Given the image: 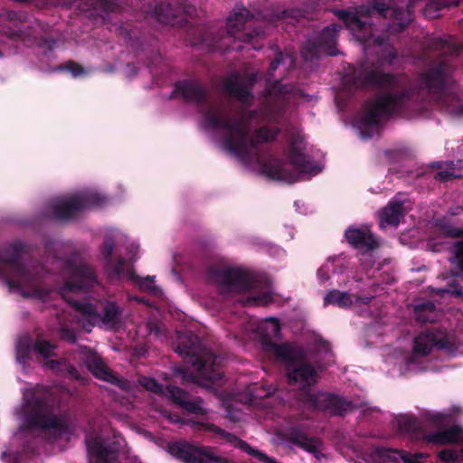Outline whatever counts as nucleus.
I'll list each match as a JSON object with an SVG mask.
<instances>
[{
	"instance_id": "51",
	"label": "nucleus",
	"mask_w": 463,
	"mask_h": 463,
	"mask_svg": "<svg viewBox=\"0 0 463 463\" xmlns=\"http://www.w3.org/2000/svg\"><path fill=\"white\" fill-rule=\"evenodd\" d=\"M458 175H457L454 172L449 170H441L435 174L434 178L440 182H448L452 179L458 178Z\"/></svg>"
},
{
	"instance_id": "5",
	"label": "nucleus",
	"mask_w": 463,
	"mask_h": 463,
	"mask_svg": "<svg viewBox=\"0 0 463 463\" xmlns=\"http://www.w3.org/2000/svg\"><path fill=\"white\" fill-rule=\"evenodd\" d=\"M178 353L194 372L186 366L174 368L175 376L183 383H196L201 378L206 384L214 383L223 377L222 372L217 364V356L211 350L202 345L198 335L192 332L185 333L180 337L175 348Z\"/></svg>"
},
{
	"instance_id": "1",
	"label": "nucleus",
	"mask_w": 463,
	"mask_h": 463,
	"mask_svg": "<svg viewBox=\"0 0 463 463\" xmlns=\"http://www.w3.org/2000/svg\"><path fill=\"white\" fill-rule=\"evenodd\" d=\"M451 73L447 61L433 63L416 83L405 73L381 72L375 70L354 72L349 81L354 87L373 86L384 90L374 101L367 100L359 123L361 128L378 127L382 117L402 115L410 109L421 89L430 93H441Z\"/></svg>"
},
{
	"instance_id": "4",
	"label": "nucleus",
	"mask_w": 463,
	"mask_h": 463,
	"mask_svg": "<svg viewBox=\"0 0 463 463\" xmlns=\"http://www.w3.org/2000/svg\"><path fill=\"white\" fill-rule=\"evenodd\" d=\"M286 377L290 385L298 384L304 391L301 401L309 410L320 411L333 416H345L355 410L353 402L328 392H310L309 388L317 383L319 375L308 362L298 359L286 367Z\"/></svg>"
},
{
	"instance_id": "41",
	"label": "nucleus",
	"mask_w": 463,
	"mask_h": 463,
	"mask_svg": "<svg viewBox=\"0 0 463 463\" xmlns=\"http://www.w3.org/2000/svg\"><path fill=\"white\" fill-rule=\"evenodd\" d=\"M67 71L74 77L80 76L85 72L84 68L76 61H69L66 63L60 64L52 69V71Z\"/></svg>"
},
{
	"instance_id": "2",
	"label": "nucleus",
	"mask_w": 463,
	"mask_h": 463,
	"mask_svg": "<svg viewBox=\"0 0 463 463\" xmlns=\"http://www.w3.org/2000/svg\"><path fill=\"white\" fill-rule=\"evenodd\" d=\"M173 97H181L184 101L195 104L206 128L225 130L223 143L226 150L241 159L248 158L260 144L275 141L280 133L279 127H260L250 136L243 117L236 118L222 104L210 102L208 88L198 80L176 81L171 94Z\"/></svg>"
},
{
	"instance_id": "59",
	"label": "nucleus",
	"mask_w": 463,
	"mask_h": 463,
	"mask_svg": "<svg viewBox=\"0 0 463 463\" xmlns=\"http://www.w3.org/2000/svg\"><path fill=\"white\" fill-rule=\"evenodd\" d=\"M446 418L447 416L442 413H436L432 415L430 419L434 423L440 425L445 421Z\"/></svg>"
},
{
	"instance_id": "48",
	"label": "nucleus",
	"mask_w": 463,
	"mask_h": 463,
	"mask_svg": "<svg viewBox=\"0 0 463 463\" xmlns=\"http://www.w3.org/2000/svg\"><path fill=\"white\" fill-rule=\"evenodd\" d=\"M439 291L446 292V293H449V294H450L452 296H455V297L463 298V288L455 280L449 282L448 284V288H440Z\"/></svg>"
},
{
	"instance_id": "30",
	"label": "nucleus",
	"mask_w": 463,
	"mask_h": 463,
	"mask_svg": "<svg viewBox=\"0 0 463 463\" xmlns=\"http://www.w3.org/2000/svg\"><path fill=\"white\" fill-rule=\"evenodd\" d=\"M353 300L347 292L337 289L329 290L324 297V306L335 305L341 308L351 307Z\"/></svg>"
},
{
	"instance_id": "55",
	"label": "nucleus",
	"mask_w": 463,
	"mask_h": 463,
	"mask_svg": "<svg viewBox=\"0 0 463 463\" xmlns=\"http://www.w3.org/2000/svg\"><path fill=\"white\" fill-rule=\"evenodd\" d=\"M137 283L139 284V286L144 288V289H150L151 288V285L152 283L154 282V277L152 276H147L146 279H144L143 280H141L138 277L137 279H136Z\"/></svg>"
},
{
	"instance_id": "17",
	"label": "nucleus",
	"mask_w": 463,
	"mask_h": 463,
	"mask_svg": "<svg viewBox=\"0 0 463 463\" xmlns=\"http://www.w3.org/2000/svg\"><path fill=\"white\" fill-rule=\"evenodd\" d=\"M262 350L269 354H273L278 361L294 364L298 359V354L288 343L277 344L269 335H263L260 338Z\"/></svg>"
},
{
	"instance_id": "54",
	"label": "nucleus",
	"mask_w": 463,
	"mask_h": 463,
	"mask_svg": "<svg viewBox=\"0 0 463 463\" xmlns=\"http://www.w3.org/2000/svg\"><path fill=\"white\" fill-rule=\"evenodd\" d=\"M64 370L66 371L67 374L72 378V379H76V380H80V375L77 370V368L71 364H65L64 366H63Z\"/></svg>"
},
{
	"instance_id": "42",
	"label": "nucleus",
	"mask_w": 463,
	"mask_h": 463,
	"mask_svg": "<svg viewBox=\"0 0 463 463\" xmlns=\"http://www.w3.org/2000/svg\"><path fill=\"white\" fill-rule=\"evenodd\" d=\"M285 88L286 87L279 80H275L273 81L268 80L265 89L266 96L269 98L279 97L286 92Z\"/></svg>"
},
{
	"instance_id": "34",
	"label": "nucleus",
	"mask_w": 463,
	"mask_h": 463,
	"mask_svg": "<svg viewBox=\"0 0 463 463\" xmlns=\"http://www.w3.org/2000/svg\"><path fill=\"white\" fill-rule=\"evenodd\" d=\"M436 309V306L431 301H425L417 304L414 307L416 320L421 323H427L430 320V316Z\"/></svg>"
},
{
	"instance_id": "43",
	"label": "nucleus",
	"mask_w": 463,
	"mask_h": 463,
	"mask_svg": "<svg viewBox=\"0 0 463 463\" xmlns=\"http://www.w3.org/2000/svg\"><path fill=\"white\" fill-rule=\"evenodd\" d=\"M460 0H430L427 5V11L438 12L444 8H449L450 6H457L459 5Z\"/></svg>"
},
{
	"instance_id": "60",
	"label": "nucleus",
	"mask_w": 463,
	"mask_h": 463,
	"mask_svg": "<svg viewBox=\"0 0 463 463\" xmlns=\"http://www.w3.org/2000/svg\"><path fill=\"white\" fill-rule=\"evenodd\" d=\"M398 57V54H397V52L396 50H394L393 48H392L388 53L386 54V57H385V60L390 62V63H392V61L394 60H396Z\"/></svg>"
},
{
	"instance_id": "31",
	"label": "nucleus",
	"mask_w": 463,
	"mask_h": 463,
	"mask_svg": "<svg viewBox=\"0 0 463 463\" xmlns=\"http://www.w3.org/2000/svg\"><path fill=\"white\" fill-rule=\"evenodd\" d=\"M107 269L116 279H120L124 276L131 281H136L137 279V275L134 271L127 270L126 260L122 256L118 257L115 262L112 260V264L107 265Z\"/></svg>"
},
{
	"instance_id": "25",
	"label": "nucleus",
	"mask_w": 463,
	"mask_h": 463,
	"mask_svg": "<svg viewBox=\"0 0 463 463\" xmlns=\"http://www.w3.org/2000/svg\"><path fill=\"white\" fill-rule=\"evenodd\" d=\"M223 89L226 93L235 98L243 104H250L253 99L250 88H248L241 82L238 76L228 78L223 84Z\"/></svg>"
},
{
	"instance_id": "14",
	"label": "nucleus",
	"mask_w": 463,
	"mask_h": 463,
	"mask_svg": "<svg viewBox=\"0 0 463 463\" xmlns=\"http://www.w3.org/2000/svg\"><path fill=\"white\" fill-rule=\"evenodd\" d=\"M99 284L93 267L80 263L71 267V277L64 283L70 292L88 291Z\"/></svg>"
},
{
	"instance_id": "46",
	"label": "nucleus",
	"mask_w": 463,
	"mask_h": 463,
	"mask_svg": "<svg viewBox=\"0 0 463 463\" xmlns=\"http://www.w3.org/2000/svg\"><path fill=\"white\" fill-rule=\"evenodd\" d=\"M1 16L8 22L24 23L26 19V14L24 13L14 10H6Z\"/></svg>"
},
{
	"instance_id": "37",
	"label": "nucleus",
	"mask_w": 463,
	"mask_h": 463,
	"mask_svg": "<svg viewBox=\"0 0 463 463\" xmlns=\"http://www.w3.org/2000/svg\"><path fill=\"white\" fill-rule=\"evenodd\" d=\"M56 345L44 339H37L33 345V349L43 358H49L54 355Z\"/></svg>"
},
{
	"instance_id": "45",
	"label": "nucleus",
	"mask_w": 463,
	"mask_h": 463,
	"mask_svg": "<svg viewBox=\"0 0 463 463\" xmlns=\"http://www.w3.org/2000/svg\"><path fill=\"white\" fill-rule=\"evenodd\" d=\"M438 458L445 463H457L459 461V452L454 449H445L438 453Z\"/></svg>"
},
{
	"instance_id": "38",
	"label": "nucleus",
	"mask_w": 463,
	"mask_h": 463,
	"mask_svg": "<svg viewBox=\"0 0 463 463\" xmlns=\"http://www.w3.org/2000/svg\"><path fill=\"white\" fill-rule=\"evenodd\" d=\"M115 250V241L111 237L105 238L101 248L100 252L102 255V258L106 261L107 265L112 264V259H113V252Z\"/></svg>"
},
{
	"instance_id": "49",
	"label": "nucleus",
	"mask_w": 463,
	"mask_h": 463,
	"mask_svg": "<svg viewBox=\"0 0 463 463\" xmlns=\"http://www.w3.org/2000/svg\"><path fill=\"white\" fill-rule=\"evenodd\" d=\"M425 456L421 453L410 454L405 450L402 451L401 460L403 463H422Z\"/></svg>"
},
{
	"instance_id": "20",
	"label": "nucleus",
	"mask_w": 463,
	"mask_h": 463,
	"mask_svg": "<svg viewBox=\"0 0 463 463\" xmlns=\"http://www.w3.org/2000/svg\"><path fill=\"white\" fill-rule=\"evenodd\" d=\"M72 307L78 313V320L86 332L90 333L100 322L99 310L96 305L86 301H75Z\"/></svg>"
},
{
	"instance_id": "7",
	"label": "nucleus",
	"mask_w": 463,
	"mask_h": 463,
	"mask_svg": "<svg viewBox=\"0 0 463 463\" xmlns=\"http://www.w3.org/2000/svg\"><path fill=\"white\" fill-rule=\"evenodd\" d=\"M22 410L28 428L52 430L59 437L73 432L67 417L54 413L55 397L43 386H37L24 393Z\"/></svg>"
},
{
	"instance_id": "57",
	"label": "nucleus",
	"mask_w": 463,
	"mask_h": 463,
	"mask_svg": "<svg viewBox=\"0 0 463 463\" xmlns=\"http://www.w3.org/2000/svg\"><path fill=\"white\" fill-rule=\"evenodd\" d=\"M65 364L59 360H49L46 363V366L53 371H60L63 368Z\"/></svg>"
},
{
	"instance_id": "56",
	"label": "nucleus",
	"mask_w": 463,
	"mask_h": 463,
	"mask_svg": "<svg viewBox=\"0 0 463 463\" xmlns=\"http://www.w3.org/2000/svg\"><path fill=\"white\" fill-rule=\"evenodd\" d=\"M317 276L318 280L321 283H325L326 281L330 279V276L328 274V271L326 269L325 267H320L317 271Z\"/></svg>"
},
{
	"instance_id": "50",
	"label": "nucleus",
	"mask_w": 463,
	"mask_h": 463,
	"mask_svg": "<svg viewBox=\"0 0 463 463\" xmlns=\"http://www.w3.org/2000/svg\"><path fill=\"white\" fill-rule=\"evenodd\" d=\"M60 337L64 340V341H67L71 344H75L76 341H77V335L75 333V331L71 328H69L67 326H61L60 328Z\"/></svg>"
},
{
	"instance_id": "62",
	"label": "nucleus",
	"mask_w": 463,
	"mask_h": 463,
	"mask_svg": "<svg viewBox=\"0 0 463 463\" xmlns=\"http://www.w3.org/2000/svg\"><path fill=\"white\" fill-rule=\"evenodd\" d=\"M14 2L22 4V5H32L34 0H13Z\"/></svg>"
},
{
	"instance_id": "39",
	"label": "nucleus",
	"mask_w": 463,
	"mask_h": 463,
	"mask_svg": "<svg viewBox=\"0 0 463 463\" xmlns=\"http://www.w3.org/2000/svg\"><path fill=\"white\" fill-rule=\"evenodd\" d=\"M273 301L272 295L266 292L258 296L247 297L243 302L244 306H265Z\"/></svg>"
},
{
	"instance_id": "9",
	"label": "nucleus",
	"mask_w": 463,
	"mask_h": 463,
	"mask_svg": "<svg viewBox=\"0 0 463 463\" xmlns=\"http://www.w3.org/2000/svg\"><path fill=\"white\" fill-rule=\"evenodd\" d=\"M340 29L341 25L332 24L325 27L316 37L307 40L301 50L303 59L312 61L321 54L337 55L336 43Z\"/></svg>"
},
{
	"instance_id": "36",
	"label": "nucleus",
	"mask_w": 463,
	"mask_h": 463,
	"mask_svg": "<svg viewBox=\"0 0 463 463\" xmlns=\"http://www.w3.org/2000/svg\"><path fill=\"white\" fill-rule=\"evenodd\" d=\"M402 451V449H393L382 447L376 449V455L384 462L399 463V460H401Z\"/></svg>"
},
{
	"instance_id": "3",
	"label": "nucleus",
	"mask_w": 463,
	"mask_h": 463,
	"mask_svg": "<svg viewBox=\"0 0 463 463\" xmlns=\"http://www.w3.org/2000/svg\"><path fill=\"white\" fill-rule=\"evenodd\" d=\"M25 247L23 241H15L0 249V278L11 290H21L25 298L43 299L49 295V290L37 287L42 280L43 267L22 262Z\"/></svg>"
},
{
	"instance_id": "64",
	"label": "nucleus",
	"mask_w": 463,
	"mask_h": 463,
	"mask_svg": "<svg viewBox=\"0 0 463 463\" xmlns=\"http://www.w3.org/2000/svg\"><path fill=\"white\" fill-rule=\"evenodd\" d=\"M271 320L275 322V331L276 333L280 331V326L277 318L272 317Z\"/></svg>"
},
{
	"instance_id": "12",
	"label": "nucleus",
	"mask_w": 463,
	"mask_h": 463,
	"mask_svg": "<svg viewBox=\"0 0 463 463\" xmlns=\"http://www.w3.org/2000/svg\"><path fill=\"white\" fill-rule=\"evenodd\" d=\"M433 348L451 352L454 345L446 333L437 330H426L418 335L413 341V352L417 355L427 356Z\"/></svg>"
},
{
	"instance_id": "58",
	"label": "nucleus",
	"mask_w": 463,
	"mask_h": 463,
	"mask_svg": "<svg viewBox=\"0 0 463 463\" xmlns=\"http://www.w3.org/2000/svg\"><path fill=\"white\" fill-rule=\"evenodd\" d=\"M434 50L437 51H445V49L448 47V43L445 40L442 39H436L432 43L431 46Z\"/></svg>"
},
{
	"instance_id": "27",
	"label": "nucleus",
	"mask_w": 463,
	"mask_h": 463,
	"mask_svg": "<svg viewBox=\"0 0 463 463\" xmlns=\"http://www.w3.org/2000/svg\"><path fill=\"white\" fill-rule=\"evenodd\" d=\"M288 439L298 448L312 453L318 452L319 440L307 436L304 431L298 428H291L288 432Z\"/></svg>"
},
{
	"instance_id": "52",
	"label": "nucleus",
	"mask_w": 463,
	"mask_h": 463,
	"mask_svg": "<svg viewBox=\"0 0 463 463\" xmlns=\"http://www.w3.org/2000/svg\"><path fill=\"white\" fill-rule=\"evenodd\" d=\"M283 61V54L280 51H278L275 54L274 59L272 60L269 68V75L270 77H273L274 72L277 71L279 66L282 63Z\"/></svg>"
},
{
	"instance_id": "33",
	"label": "nucleus",
	"mask_w": 463,
	"mask_h": 463,
	"mask_svg": "<svg viewBox=\"0 0 463 463\" xmlns=\"http://www.w3.org/2000/svg\"><path fill=\"white\" fill-rule=\"evenodd\" d=\"M435 227L440 231L446 238L463 237V228L454 227L450 221L445 217L436 219Z\"/></svg>"
},
{
	"instance_id": "11",
	"label": "nucleus",
	"mask_w": 463,
	"mask_h": 463,
	"mask_svg": "<svg viewBox=\"0 0 463 463\" xmlns=\"http://www.w3.org/2000/svg\"><path fill=\"white\" fill-rule=\"evenodd\" d=\"M65 8H71L76 2L79 12L86 18L106 22V17L113 13H120L121 6L113 0H57Z\"/></svg>"
},
{
	"instance_id": "61",
	"label": "nucleus",
	"mask_w": 463,
	"mask_h": 463,
	"mask_svg": "<svg viewBox=\"0 0 463 463\" xmlns=\"http://www.w3.org/2000/svg\"><path fill=\"white\" fill-rule=\"evenodd\" d=\"M361 135L365 139H369L372 137V133L370 131H365L364 129L361 130Z\"/></svg>"
},
{
	"instance_id": "23",
	"label": "nucleus",
	"mask_w": 463,
	"mask_h": 463,
	"mask_svg": "<svg viewBox=\"0 0 463 463\" xmlns=\"http://www.w3.org/2000/svg\"><path fill=\"white\" fill-rule=\"evenodd\" d=\"M262 173L274 180L296 181L295 175L286 168L282 159L278 157L265 161L261 165Z\"/></svg>"
},
{
	"instance_id": "19",
	"label": "nucleus",
	"mask_w": 463,
	"mask_h": 463,
	"mask_svg": "<svg viewBox=\"0 0 463 463\" xmlns=\"http://www.w3.org/2000/svg\"><path fill=\"white\" fill-rule=\"evenodd\" d=\"M168 393L172 402L186 412L195 415H204L206 413L201 404L202 400H190L188 392L183 389L176 386L175 388L169 389Z\"/></svg>"
},
{
	"instance_id": "32",
	"label": "nucleus",
	"mask_w": 463,
	"mask_h": 463,
	"mask_svg": "<svg viewBox=\"0 0 463 463\" xmlns=\"http://www.w3.org/2000/svg\"><path fill=\"white\" fill-rule=\"evenodd\" d=\"M138 383L141 386H143L146 390L159 395L165 396L170 399V394L168 393V390L171 388H175L174 385L163 386L157 381L151 377H141L138 380Z\"/></svg>"
},
{
	"instance_id": "10",
	"label": "nucleus",
	"mask_w": 463,
	"mask_h": 463,
	"mask_svg": "<svg viewBox=\"0 0 463 463\" xmlns=\"http://www.w3.org/2000/svg\"><path fill=\"white\" fill-rule=\"evenodd\" d=\"M211 275L222 292L243 293L254 286L252 276L238 268L216 269L212 270Z\"/></svg>"
},
{
	"instance_id": "44",
	"label": "nucleus",
	"mask_w": 463,
	"mask_h": 463,
	"mask_svg": "<svg viewBox=\"0 0 463 463\" xmlns=\"http://www.w3.org/2000/svg\"><path fill=\"white\" fill-rule=\"evenodd\" d=\"M447 110L455 115H463V101L454 96L445 99Z\"/></svg>"
},
{
	"instance_id": "6",
	"label": "nucleus",
	"mask_w": 463,
	"mask_h": 463,
	"mask_svg": "<svg viewBox=\"0 0 463 463\" xmlns=\"http://www.w3.org/2000/svg\"><path fill=\"white\" fill-rule=\"evenodd\" d=\"M251 18L250 11L244 7L233 11L227 19L226 28L212 25L201 30L200 42L212 51L241 52L242 43H251L253 49H259L254 43L263 32L261 29L245 31V24Z\"/></svg>"
},
{
	"instance_id": "8",
	"label": "nucleus",
	"mask_w": 463,
	"mask_h": 463,
	"mask_svg": "<svg viewBox=\"0 0 463 463\" xmlns=\"http://www.w3.org/2000/svg\"><path fill=\"white\" fill-rule=\"evenodd\" d=\"M106 201L105 196L97 193L76 194L68 200L53 203L51 207V215L55 220L69 221L81 210L101 206Z\"/></svg>"
},
{
	"instance_id": "53",
	"label": "nucleus",
	"mask_w": 463,
	"mask_h": 463,
	"mask_svg": "<svg viewBox=\"0 0 463 463\" xmlns=\"http://www.w3.org/2000/svg\"><path fill=\"white\" fill-rule=\"evenodd\" d=\"M455 256L458 259L459 269L463 271V241L455 243Z\"/></svg>"
},
{
	"instance_id": "29",
	"label": "nucleus",
	"mask_w": 463,
	"mask_h": 463,
	"mask_svg": "<svg viewBox=\"0 0 463 463\" xmlns=\"http://www.w3.org/2000/svg\"><path fill=\"white\" fill-rule=\"evenodd\" d=\"M122 308L115 301L106 300L99 312L100 322L103 325L116 326L120 324Z\"/></svg>"
},
{
	"instance_id": "35",
	"label": "nucleus",
	"mask_w": 463,
	"mask_h": 463,
	"mask_svg": "<svg viewBox=\"0 0 463 463\" xmlns=\"http://www.w3.org/2000/svg\"><path fill=\"white\" fill-rule=\"evenodd\" d=\"M372 8L383 17H387L388 12L392 11L396 19L402 11V6H397L396 4H386L383 0H375L372 4Z\"/></svg>"
},
{
	"instance_id": "26",
	"label": "nucleus",
	"mask_w": 463,
	"mask_h": 463,
	"mask_svg": "<svg viewBox=\"0 0 463 463\" xmlns=\"http://www.w3.org/2000/svg\"><path fill=\"white\" fill-rule=\"evenodd\" d=\"M215 432L222 437H225L228 442L233 444L235 447L240 448L241 450L249 453L250 456L263 463H278L274 458H269L261 451L251 448L246 441L239 439L233 434L228 433L220 428H217Z\"/></svg>"
},
{
	"instance_id": "18",
	"label": "nucleus",
	"mask_w": 463,
	"mask_h": 463,
	"mask_svg": "<svg viewBox=\"0 0 463 463\" xmlns=\"http://www.w3.org/2000/svg\"><path fill=\"white\" fill-rule=\"evenodd\" d=\"M345 236L352 247L364 252H368L378 248L379 243L373 234L368 229L349 228Z\"/></svg>"
},
{
	"instance_id": "24",
	"label": "nucleus",
	"mask_w": 463,
	"mask_h": 463,
	"mask_svg": "<svg viewBox=\"0 0 463 463\" xmlns=\"http://www.w3.org/2000/svg\"><path fill=\"white\" fill-rule=\"evenodd\" d=\"M397 426L401 433L414 440H424L426 431L420 421L412 415H402L397 418Z\"/></svg>"
},
{
	"instance_id": "40",
	"label": "nucleus",
	"mask_w": 463,
	"mask_h": 463,
	"mask_svg": "<svg viewBox=\"0 0 463 463\" xmlns=\"http://www.w3.org/2000/svg\"><path fill=\"white\" fill-rule=\"evenodd\" d=\"M32 348H33V346H32L31 342L29 340L19 341L16 346L17 360L20 363L27 361L30 358Z\"/></svg>"
},
{
	"instance_id": "13",
	"label": "nucleus",
	"mask_w": 463,
	"mask_h": 463,
	"mask_svg": "<svg viewBox=\"0 0 463 463\" xmlns=\"http://www.w3.org/2000/svg\"><path fill=\"white\" fill-rule=\"evenodd\" d=\"M82 355L83 364L96 378L118 386L123 390L127 389L128 383L116 376L96 352L84 347Z\"/></svg>"
},
{
	"instance_id": "15",
	"label": "nucleus",
	"mask_w": 463,
	"mask_h": 463,
	"mask_svg": "<svg viewBox=\"0 0 463 463\" xmlns=\"http://www.w3.org/2000/svg\"><path fill=\"white\" fill-rule=\"evenodd\" d=\"M167 450L173 457L182 460L184 463H207V461H217L215 457L183 440L169 442Z\"/></svg>"
},
{
	"instance_id": "47",
	"label": "nucleus",
	"mask_w": 463,
	"mask_h": 463,
	"mask_svg": "<svg viewBox=\"0 0 463 463\" xmlns=\"http://www.w3.org/2000/svg\"><path fill=\"white\" fill-rule=\"evenodd\" d=\"M0 33L14 42L24 41L25 36L24 32L20 29L13 30L11 28H7L6 30H3Z\"/></svg>"
},
{
	"instance_id": "21",
	"label": "nucleus",
	"mask_w": 463,
	"mask_h": 463,
	"mask_svg": "<svg viewBox=\"0 0 463 463\" xmlns=\"http://www.w3.org/2000/svg\"><path fill=\"white\" fill-rule=\"evenodd\" d=\"M425 441L438 445L463 443V427L453 425L444 430L427 433Z\"/></svg>"
},
{
	"instance_id": "16",
	"label": "nucleus",
	"mask_w": 463,
	"mask_h": 463,
	"mask_svg": "<svg viewBox=\"0 0 463 463\" xmlns=\"http://www.w3.org/2000/svg\"><path fill=\"white\" fill-rule=\"evenodd\" d=\"M300 141L301 139L298 136L291 137L288 149V162L296 169L298 174L317 175L320 169L314 165L309 157L298 147V144Z\"/></svg>"
},
{
	"instance_id": "28",
	"label": "nucleus",
	"mask_w": 463,
	"mask_h": 463,
	"mask_svg": "<svg viewBox=\"0 0 463 463\" xmlns=\"http://www.w3.org/2000/svg\"><path fill=\"white\" fill-rule=\"evenodd\" d=\"M404 216L403 204L401 202H390L382 211L381 226L391 225L397 227Z\"/></svg>"
},
{
	"instance_id": "22",
	"label": "nucleus",
	"mask_w": 463,
	"mask_h": 463,
	"mask_svg": "<svg viewBox=\"0 0 463 463\" xmlns=\"http://www.w3.org/2000/svg\"><path fill=\"white\" fill-rule=\"evenodd\" d=\"M89 454L95 458L96 463H117L118 450L111 446L104 445L97 438L86 439Z\"/></svg>"
},
{
	"instance_id": "63",
	"label": "nucleus",
	"mask_w": 463,
	"mask_h": 463,
	"mask_svg": "<svg viewBox=\"0 0 463 463\" xmlns=\"http://www.w3.org/2000/svg\"><path fill=\"white\" fill-rule=\"evenodd\" d=\"M371 297L358 298L357 300L362 301L364 304H368L371 302Z\"/></svg>"
}]
</instances>
